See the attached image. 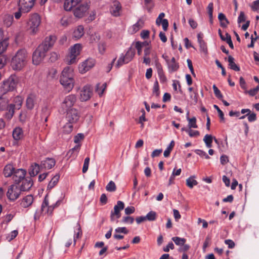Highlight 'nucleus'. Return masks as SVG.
Segmentation results:
<instances>
[{"instance_id":"f257e3e1","label":"nucleus","mask_w":259,"mask_h":259,"mask_svg":"<svg viewBox=\"0 0 259 259\" xmlns=\"http://www.w3.org/2000/svg\"><path fill=\"white\" fill-rule=\"evenodd\" d=\"M73 76V69L72 67H66L62 71L60 82L68 92L70 91L74 87V80Z\"/></svg>"},{"instance_id":"f03ea898","label":"nucleus","mask_w":259,"mask_h":259,"mask_svg":"<svg viewBox=\"0 0 259 259\" xmlns=\"http://www.w3.org/2000/svg\"><path fill=\"white\" fill-rule=\"evenodd\" d=\"M27 57V52L25 49L18 50L11 60V66L12 69L20 70L26 65Z\"/></svg>"},{"instance_id":"7ed1b4c3","label":"nucleus","mask_w":259,"mask_h":259,"mask_svg":"<svg viewBox=\"0 0 259 259\" xmlns=\"http://www.w3.org/2000/svg\"><path fill=\"white\" fill-rule=\"evenodd\" d=\"M41 18L37 13L31 14L27 23V30L31 35H35L39 31Z\"/></svg>"},{"instance_id":"20e7f679","label":"nucleus","mask_w":259,"mask_h":259,"mask_svg":"<svg viewBox=\"0 0 259 259\" xmlns=\"http://www.w3.org/2000/svg\"><path fill=\"white\" fill-rule=\"evenodd\" d=\"M36 0H17L18 11L14 13L15 18L19 19L23 14L29 12L34 5Z\"/></svg>"},{"instance_id":"39448f33","label":"nucleus","mask_w":259,"mask_h":259,"mask_svg":"<svg viewBox=\"0 0 259 259\" xmlns=\"http://www.w3.org/2000/svg\"><path fill=\"white\" fill-rule=\"evenodd\" d=\"M0 110H7L5 117L10 120L14 113L15 105L13 104H8V99L3 97H0Z\"/></svg>"},{"instance_id":"423d86ee","label":"nucleus","mask_w":259,"mask_h":259,"mask_svg":"<svg viewBox=\"0 0 259 259\" xmlns=\"http://www.w3.org/2000/svg\"><path fill=\"white\" fill-rule=\"evenodd\" d=\"M18 82V77L16 75H11L3 82L2 85V91L4 93L13 91L16 88Z\"/></svg>"},{"instance_id":"0eeeda50","label":"nucleus","mask_w":259,"mask_h":259,"mask_svg":"<svg viewBox=\"0 0 259 259\" xmlns=\"http://www.w3.org/2000/svg\"><path fill=\"white\" fill-rule=\"evenodd\" d=\"M135 55V50L131 47L129 48L126 54L124 55L121 54L116 64L117 68H119L124 64H127L132 61Z\"/></svg>"},{"instance_id":"6e6552de","label":"nucleus","mask_w":259,"mask_h":259,"mask_svg":"<svg viewBox=\"0 0 259 259\" xmlns=\"http://www.w3.org/2000/svg\"><path fill=\"white\" fill-rule=\"evenodd\" d=\"M81 48V46L79 44H75L71 48L70 53L66 59L68 64H72L76 63V57L79 55Z\"/></svg>"},{"instance_id":"1a4fd4ad","label":"nucleus","mask_w":259,"mask_h":259,"mask_svg":"<svg viewBox=\"0 0 259 259\" xmlns=\"http://www.w3.org/2000/svg\"><path fill=\"white\" fill-rule=\"evenodd\" d=\"M48 50L43 46L39 45L32 55V62L35 65L39 64L46 56Z\"/></svg>"},{"instance_id":"9d476101","label":"nucleus","mask_w":259,"mask_h":259,"mask_svg":"<svg viewBox=\"0 0 259 259\" xmlns=\"http://www.w3.org/2000/svg\"><path fill=\"white\" fill-rule=\"evenodd\" d=\"M76 102V97L74 95L71 94L65 97L61 104V108L63 112L70 110Z\"/></svg>"},{"instance_id":"9b49d317","label":"nucleus","mask_w":259,"mask_h":259,"mask_svg":"<svg viewBox=\"0 0 259 259\" xmlns=\"http://www.w3.org/2000/svg\"><path fill=\"white\" fill-rule=\"evenodd\" d=\"M61 203V200H58L55 204L51 205H49V198L48 195H46L41 204V211L42 212H45L49 214H51L53 211L54 208L59 206Z\"/></svg>"},{"instance_id":"f8f14e48","label":"nucleus","mask_w":259,"mask_h":259,"mask_svg":"<svg viewBox=\"0 0 259 259\" xmlns=\"http://www.w3.org/2000/svg\"><path fill=\"white\" fill-rule=\"evenodd\" d=\"M21 191L19 187L17 185L13 184L9 187L7 192V196L10 201H14L19 198Z\"/></svg>"},{"instance_id":"ddd939ff","label":"nucleus","mask_w":259,"mask_h":259,"mask_svg":"<svg viewBox=\"0 0 259 259\" xmlns=\"http://www.w3.org/2000/svg\"><path fill=\"white\" fill-rule=\"evenodd\" d=\"M89 5L86 2H83L72 10L74 16L78 18L83 17L89 9Z\"/></svg>"},{"instance_id":"4468645a","label":"nucleus","mask_w":259,"mask_h":259,"mask_svg":"<svg viewBox=\"0 0 259 259\" xmlns=\"http://www.w3.org/2000/svg\"><path fill=\"white\" fill-rule=\"evenodd\" d=\"M65 112H66V119L68 122L75 123L79 120L80 113L76 109L71 108Z\"/></svg>"},{"instance_id":"2eb2a0df","label":"nucleus","mask_w":259,"mask_h":259,"mask_svg":"<svg viewBox=\"0 0 259 259\" xmlns=\"http://www.w3.org/2000/svg\"><path fill=\"white\" fill-rule=\"evenodd\" d=\"M95 64V60L92 58H89L79 65L78 69L81 74L85 73L91 69Z\"/></svg>"},{"instance_id":"dca6fc26","label":"nucleus","mask_w":259,"mask_h":259,"mask_svg":"<svg viewBox=\"0 0 259 259\" xmlns=\"http://www.w3.org/2000/svg\"><path fill=\"white\" fill-rule=\"evenodd\" d=\"M93 95V88L90 85L87 84L83 87L80 91V100L86 101L89 100Z\"/></svg>"},{"instance_id":"f3484780","label":"nucleus","mask_w":259,"mask_h":259,"mask_svg":"<svg viewBox=\"0 0 259 259\" xmlns=\"http://www.w3.org/2000/svg\"><path fill=\"white\" fill-rule=\"evenodd\" d=\"M122 6L118 1H114L111 4L110 8V12L114 17H119L121 15Z\"/></svg>"},{"instance_id":"a211bd4d","label":"nucleus","mask_w":259,"mask_h":259,"mask_svg":"<svg viewBox=\"0 0 259 259\" xmlns=\"http://www.w3.org/2000/svg\"><path fill=\"white\" fill-rule=\"evenodd\" d=\"M38 98L36 95L30 94L28 95L26 100V106L28 109L32 110L37 105Z\"/></svg>"},{"instance_id":"6ab92c4d","label":"nucleus","mask_w":259,"mask_h":259,"mask_svg":"<svg viewBox=\"0 0 259 259\" xmlns=\"http://www.w3.org/2000/svg\"><path fill=\"white\" fill-rule=\"evenodd\" d=\"M26 171L23 169H15L12 179L16 184H19L25 178Z\"/></svg>"},{"instance_id":"aec40b11","label":"nucleus","mask_w":259,"mask_h":259,"mask_svg":"<svg viewBox=\"0 0 259 259\" xmlns=\"http://www.w3.org/2000/svg\"><path fill=\"white\" fill-rule=\"evenodd\" d=\"M83 2V0H65L64 8L66 11H70Z\"/></svg>"},{"instance_id":"412c9836","label":"nucleus","mask_w":259,"mask_h":259,"mask_svg":"<svg viewBox=\"0 0 259 259\" xmlns=\"http://www.w3.org/2000/svg\"><path fill=\"white\" fill-rule=\"evenodd\" d=\"M56 40V37L55 35H50L46 37L42 43L40 45L43 46L44 48L48 51L53 46Z\"/></svg>"},{"instance_id":"4be33fe9","label":"nucleus","mask_w":259,"mask_h":259,"mask_svg":"<svg viewBox=\"0 0 259 259\" xmlns=\"http://www.w3.org/2000/svg\"><path fill=\"white\" fill-rule=\"evenodd\" d=\"M56 161L52 158H47L45 160L41 161L40 165L41 169H51L55 166Z\"/></svg>"},{"instance_id":"5701e85b","label":"nucleus","mask_w":259,"mask_h":259,"mask_svg":"<svg viewBox=\"0 0 259 259\" xmlns=\"http://www.w3.org/2000/svg\"><path fill=\"white\" fill-rule=\"evenodd\" d=\"M21 182L22 184L19 188L21 191L29 190L33 185V182L30 177L25 178Z\"/></svg>"},{"instance_id":"b1692460","label":"nucleus","mask_w":259,"mask_h":259,"mask_svg":"<svg viewBox=\"0 0 259 259\" xmlns=\"http://www.w3.org/2000/svg\"><path fill=\"white\" fill-rule=\"evenodd\" d=\"M34 198L32 195H28L24 197L21 202V205L24 208L30 206L33 203Z\"/></svg>"},{"instance_id":"393cba45","label":"nucleus","mask_w":259,"mask_h":259,"mask_svg":"<svg viewBox=\"0 0 259 259\" xmlns=\"http://www.w3.org/2000/svg\"><path fill=\"white\" fill-rule=\"evenodd\" d=\"M166 61L167 63L168 68L169 72L176 71L179 68V63L176 62V59L174 57H172L170 61L167 60H166Z\"/></svg>"},{"instance_id":"a878e982","label":"nucleus","mask_w":259,"mask_h":259,"mask_svg":"<svg viewBox=\"0 0 259 259\" xmlns=\"http://www.w3.org/2000/svg\"><path fill=\"white\" fill-rule=\"evenodd\" d=\"M15 170V169L12 164H8L4 168L3 174L6 178L10 177L13 176Z\"/></svg>"},{"instance_id":"bb28decb","label":"nucleus","mask_w":259,"mask_h":259,"mask_svg":"<svg viewBox=\"0 0 259 259\" xmlns=\"http://www.w3.org/2000/svg\"><path fill=\"white\" fill-rule=\"evenodd\" d=\"M13 137L15 140L18 141L23 137V132L20 127L15 128L13 131Z\"/></svg>"},{"instance_id":"cd10ccee","label":"nucleus","mask_w":259,"mask_h":259,"mask_svg":"<svg viewBox=\"0 0 259 259\" xmlns=\"http://www.w3.org/2000/svg\"><path fill=\"white\" fill-rule=\"evenodd\" d=\"M40 169V166L36 163L32 164L29 170V174L30 177H34L36 176L38 174Z\"/></svg>"},{"instance_id":"c85d7f7f","label":"nucleus","mask_w":259,"mask_h":259,"mask_svg":"<svg viewBox=\"0 0 259 259\" xmlns=\"http://www.w3.org/2000/svg\"><path fill=\"white\" fill-rule=\"evenodd\" d=\"M84 33L83 26L79 25L74 29L73 36L76 39H79L83 35Z\"/></svg>"},{"instance_id":"c756f323","label":"nucleus","mask_w":259,"mask_h":259,"mask_svg":"<svg viewBox=\"0 0 259 259\" xmlns=\"http://www.w3.org/2000/svg\"><path fill=\"white\" fill-rule=\"evenodd\" d=\"M144 24V21L141 18L139 19L138 22L136 24H134L131 28V29H132L131 32L132 33H135L138 31L143 27Z\"/></svg>"},{"instance_id":"7c9ffc66","label":"nucleus","mask_w":259,"mask_h":259,"mask_svg":"<svg viewBox=\"0 0 259 259\" xmlns=\"http://www.w3.org/2000/svg\"><path fill=\"white\" fill-rule=\"evenodd\" d=\"M71 16L68 15H64L60 20V25L64 27H67L71 22Z\"/></svg>"},{"instance_id":"2f4dec72","label":"nucleus","mask_w":259,"mask_h":259,"mask_svg":"<svg viewBox=\"0 0 259 259\" xmlns=\"http://www.w3.org/2000/svg\"><path fill=\"white\" fill-rule=\"evenodd\" d=\"M121 217L120 211L117 210V208H114V210L111 211L110 214V221L112 222L116 221V223L118 222L117 219L120 218Z\"/></svg>"},{"instance_id":"473e14b6","label":"nucleus","mask_w":259,"mask_h":259,"mask_svg":"<svg viewBox=\"0 0 259 259\" xmlns=\"http://www.w3.org/2000/svg\"><path fill=\"white\" fill-rule=\"evenodd\" d=\"M228 62L229 66L230 69L236 71H239L240 70V67L235 63L234 58L232 56H229Z\"/></svg>"},{"instance_id":"72a5a7b5","label":"nucleus","mask_w":259,"mask_h":259,"mask_svg":"<svg viewBox=\"0 0 259 259\" xmlns=\"http://www.w3.org/2000/svg\"><path fill=\"white\" fill-rule=\"evenodd\" d=\"M59 178L60 177L58 175H56L55 176H54V177L52 178V179L48 184L47 190H51L52 188H53L58 183L59 180Z\"/></svg>"},{"instance_id":"f704fd0d","label":"nucleus","mask_w":259,"mask_h":259,"mask_svg":"<svg viewBox=\"0 0 259 259\" xmlns=\"http://www.w3.org/2000/svg\"><path fill=\"white\" fill-rule=\"evenodd\" d=\"M107 87L106 83H104L102 85L100 83L96 85V92L98 93L100 97H101L103 94L104 91Z\"/></svg>"},{"instance_id":"c9c22d12","label":"nucleus","mask_w":259,"mask_h":259,"mask_svg":"<svg viewBox=\"0 0 259 259\" xmlns=\"http://www.w3.org/2000/svg\"><path fill=\"white\" fill-rule=\"evenodd\" d=\"M212 140L213 137L211 135L206 134L204 136L203 141L207 148H210L212 147Z\"/></svg>"},{"instance_id":"e433bc0d","label":"nucleus","mask_w":259,"mask_h":259,"mask_svg":"<svg viewBox=\"0 0 259 259\" xmlns=\"http://www.w3.org/2000/svg\"><path fill=\"white\" fill-rule=\"evenodd\" d=\"M8 45V41L6 39L0 41V56H3L2 54L6 51Z\"/></svg>"},{"instance_id":"4c0bfd02","label":"nucleus","mask_w":259,"mask_h":259,"mask_svg":"<svg viewBox=\"0 0 259 259\" xmlns=\"http://www.w3.org/2000/svg\"><path fill=\"white\" fill-rule=\"evenodd\" d=\"M198 184V182L194 179V177H190L186 180V185L190 189Z\"/></svg>"},{"instance_id":"58836bf2","label":"nucleus","mask_w":259,"mask_h":259,"mask_svg":"<svg viewBox=\"0 0 259 259\" xmlns=\"http://www.w3.org/2000/svg\"><path fill=\"white\" fill-rule=\"evenodd\" d=\"M187 119L188 121V126L189 128H196L198 127V126L196 124V118L195 117H193L191 118L187 117Z\"/></svg>"},{"instance_id":"ea45409f","label":"nucleus","mask_w":259,"mask_h":259,"mask_svg":"<svg viewBox=\"0 0 259 259\" xmlns=\"http://www.w3.org/2000/svg\"><path fill=\"white\" fill-rule=\"evenodd\" d=\"M73 124L74 123L67 122L63 126V132L66 134H70L73 130Z\"/></svg>"},{"instance_id":"a19ab883","label":"nucleus","mask_w":259,"mask_h":259,"mask_svg":"<svg viewBox=\"0 0 259 259\" xmlns=\"http://www.w3.org/2000/svg\"><path fill=\"white\" fill-rule=\"evenodd\" d=\"M171 239L177 245L179 246L184 245V244L186 242V239L185 238H182L179 237H174Z\"/></svg>"},{"instance_id":"79ce46f5","label":"nucleus","mask_w":259,"mask_h":259,"mask_svg":"<svg viewBox=\"0 0 259 259\" xmlns=\"http://www.w3.org/2000/svg\"><path fill=\"white\" fill-rule=\"evenodd\" d=\"M77 232H75V234L74 235V245H75L76 244V239L77 238H80L82 236V231L81 229V227L78 224H77Z\"/></svg>"},{"instance_id":"37998d69","label":"nucleus","mask_w":259,"mask_h":259,"mask_svg":"<svg viewBox=\"0 0 259 259\" xmlns=\"http://www.w3.org/2000/svg\"><path fill=\"white\" fill-rule=\"evenodd\" d=\"M13 17L11 15L5 16L4 20L5 24L7 27L10 26L13 22Z\"/></svg>"},{"instance_id":"c03bdc74","label":"nucleus","mask_w":259,"mask_h":259,"mask_svg":"<svg viewBox=\"0 0 259 259\" xmlns=\"http://www.w3.org/2000/svg\"><path fill=\"white\" fill-rule=\"evenodd\" d=\"M106 190L109 192H114L116 189L115 184L112 181L109 182L106 187Z\"/></svg>"},{"instance_id":"a18cd8bd","label":"nucleus","mask_w":259,"mask_h":259,"mask_svg":"<svg viewBox=\"0 0 259 259\" xmlns=\"http://www.w3.org/2000/svg\"><path fill=\"white\" fill-rule=\"evenodd\" d=\"M156 217V213L155 211H151L147 214V215L145 216V218L146 220L153 221L155 220Z\"/></svg>"},{"instance_id":"49530a36","label":"nucleus","mask_w":259,"mask_h":259,"mask_svg":"<svg viewBox=\"0 0 259 259\" xmlns=\"http://www.w3.org/2000/svg\"><path fill=\"white\" fill-rule=\"evenodd\" d=\"M212 88L215 97L219 100H222V98H223V96L220 90L217 87V86L215 84L213 85Z\"/></svg>"},{"instance_id":"de8ad7c7","label":"nucleus","mask_w":259,"mask_h":259,"mask_svg":"<svg viewBox=\"0 0 259 259\" xmlns=\"http://www.w3.org/2000/svg\"><path fill=\"white\" fill-rule=\"evenodd\" d=\"M199 44L201 51L204 53L206 54L207 53V48L206 44L205 41L204 40H200Z\"/></svg>"},{"instance_id":"09e8293b","label":"nucleus","mask_w":259,"mask_h":259,"mask_svg":"<svg viewBox=\"0 0 259 259\" xmlns=\"http://www.w3.org/2000/svg\"><path fill=\"white\" fill-rule=\"evenodd\" d=\"M134 221V218L130 216L123 217L122 219L121 222L125 224H132Z\"/></svg>"},{"instance_id":"8fccbe9b","label":"nucleus","mask_w":259,"mask_h":259,"mask_svg":"<svg viewBox=\"0 0 259 259\" xmlns=\"http://www.w3.org/2000/svg\"><path fill=\"white\" fill-rule=\"evenodd\" d=\"M14 102L15 103V104H14L15 105V108H17L19 109L22 105V99L21 97L17 96L15 98Z\"/></svg>"},{"instance_id":"3c124183","label":"nucleus","mask_w":259,"mask_h":259,"mask_svg":"<svg viewBox=\"0 0 259 259\" xmlns=\"http://www.w3.org/2000/svg\"><path fill=\"white\" fill-rule=\"evenodd\" d=\"M213 107L214 109H215L217 110L218 114H219V116L220 118H221V121L222 122H224L225 118H224V115L223 111L220 109L219 106H217V105H214Z\"/></svg>"},{"instance_id":"603ef678","label":"nucleus","mask_w":259,"mask_h":259,"mask_svg":"<svg viewBox=\"0 0 259 259\" xmlns=\"http://www.w3.org/2000/svg\"><path fill=\"white\" fill-rule=\"evenodd\" d=\"M80 146H81L80 144H78L76 145V146H75L73 148L70 149L72 152L73 151L74 153H75V154H74V155L73 156V159L76 158V157H77L78 153L79 152V151L80 150Z\"/></svg>"},{"instance_id":"864d4df0","label":"nucleus","mask_w":259,"mask_h":259,"mask_svg":"<svg viewBox=\"0 0 259 259\" xmlns=\"http://www.w3.org/2000/svg\"><path fill=\"white\" fill-rule=\"evenodd\" d=\"M226 38L225 39L224 41H226V42L229 45V47L233 49L234 48V46L232 41L231 40V35L228 33H226Z\"/></svg>"},{"instance_id":"5fc2aeb1","label":"nucleus","mask_w":259,"mask_h":259,"mask_svg":"<svg viewBox=\"0 0 259 259\" xmlns=\"http://www.w3.org/2000/svg\"><path fill=\"white\" fill-rule=\"evenodd\" d=\"M144 45V43H142L140 41H137L135 45V48L137 50L138 55H141L142 53V47Z\"/></svg>"},{"instance_id":"6e6d98bb","label":"nucleus","mask_w":259,"mask_h":259,"mask_svg":"<svg viewBox=\"0 0 259 259\" xmlns=\"http://www.w3.org/2000/svg\"><path fill=\"white\" fill-rule=\"evenodd\" d=\"M57 71L55 69H51L49 72V77L52 79H56L57 77Z\"/></svg>"},{"instance_id":"4d7b16f0","label":"nucleus","mask_w":259,"mask_h":259,"mask_svg":"<svg viewBox=\"0 0 259 259\" xmlns=\"http://www.w3.org/2000/svg\"><path fill=\"white\" fill-rule=\"evenodd\" d=\"M84 138V135L82 134H78L74 138V142L76 144H79V143L83 140Z\"/></svg>"},{"instance_id":"13d9d810","label":"nucleus","mask_w":259,"mask_h":259,"mask_svg":"<svg viewBox=\"0 0 259 259\" xmlns=\"http://www.w3.org/2000/svg\"><path fill=\"white\" fill-rule=\"evenodd\" d=\"M155 63L157 73L164 72L162 69V66L161 64L158 62L157 58L155 59Z\"/></svg>"},{"instance_id":"bf43d9fd","label":"nucleus","mask_w":259,"mask_h":259,"mask_svg":"<svg viewBox=\"0 0 259 259\" xmlns=\"http://www.w3.org/2000/svg\"><path fill=\"white\" fill-rule=\"evenodd\" d=\"M153 93L156 96H158L159 95V85L157 81H156L154 84Z\"/></svg>"},{"instance_id":"052dcab7","label":"nucleus","mask_w":259,"mask_h":259,"mask_svg":"<svg viewBox=\"0 0 259 259\" xmlns=\"http://www.w3.org/2000/svg\"><path fill=\"white\" fill-rule=\"evenodd\" d=\"M115 232L116 233H122L125 234H127L128 233V231L125 227H118L115 229Z\"/></svg>"},{"instance_id":"680f3d73","label":"nucleus","mask_w":259,"mask_h":259,"mask_svg":"<svg viewBox=\"0 0 259 259\" xmlns=\"http://www.w3.org/2000/svg\"><path fill=\"white\" fill-rule=\"evenodd\" d=\"M207 11L209 15V17L210 18H212V13H213V5L212 3H210L208 4L207 6Z\"/></svg>"},{"instance_id":"e2e57ef3","label":"nucleus","mask_w":259,"mask_h":259,"mask_svg":"<svg viewBox=\"0 0 259 259\" xmlns=\"http://www.w3.org/2000/svg\"><path fill=\"white\" fill-rule=\"evenodd\" d=\"M117 208V210L120 211L121 210H122V209H123L124 207V203L121 201H118L117 202V204L116 205H115L114 206V208Z\"/></svg>"},{"instance_id":"0e129e2a","label":"nucleus","mask_w":259,"mask_h":259,"mask_svg":"<svg viewBox=\"0 0 259 259\" xmlns=\"http://www.w3.org/2000/svg\"><path fill=\"white\" fill-rule=\"evenodd\" d=\"M188 135L190 137H196L200 135V133L198 131H194L190 128Z\"/></svg>"},{"instance_id":"69168bd1","label":"nucleus","mask_w":259,"mask_h":259,"mask_svg":"<svg viewBox=\"0 0 259 259\" xmlns=\"http://www.w3.org/2000/svg\"><path fill=\"white\" fill-rule=\"evenodd\" d=\"M135 211V208L134 206H128L124 209L125 213L126 215H129L133 213Z\"/></svg>"},{"instance_id":"338daca9","label":"nucleus","mask_w":259,"mask_h":259,"mask_svg":"<svg viewBox=\"0 0 259 259\" xmlns=\"http://www.w3.org/2000/svg\"><path fill=\"white\" fill-rule=\"evenodd\" d=\"M165 14L164 13H160L156 20V24L157 26H160L161 25V21L163 20V18Z\"/></svg>"},{"instance_id":"774afa93","label":"nucleus","mask_w":259,"mask_h":259,"mask_svg":"<svg viewBox=\"0 0 259 259\" xmlns=\"http://www.w3.org/2000/svg\"><path fill=\"white\" fill-rule=\"evenodd\" d=\"M251 9L253 11L259 10V2L258 0L254 1L251 6Z\"/></svg>"}]
</instances>
